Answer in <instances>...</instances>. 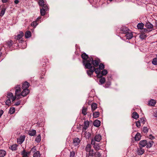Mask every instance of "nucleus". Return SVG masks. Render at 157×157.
<instances>
[{
    "label": "nucleus",
    "mask_w": 157,
    "mask_h": 157,
    "mask_svg": "<svg viewBox=\"0 0 157 157\" xmlns=\"http://www.w3.org/2000/svg\"><path fill=\"white\" fill-rule=\"evenodd\" d=\"M87 61V63L85 65V67L86 68H90L93 67H97L100 62L99 59L94 60L92 58L88 59Z\"/></svg>",
    "instance_id": "1"
},
{
    "label": "nucleus",
    "mask_w": 157,
    "mask_h": 157,
    "mask_svg": "<svg viewBox=\"0 0 157 157\" xmlns=\"http://www.w3.org/2000/svg\"><path fill=\"white\" fill-rule=\"evenodd\" d=\"M15 89V96L17 99H19L21 98V86L19 85L16 86L14 87Z\"/></svg>",
    "instance_id": "2"
},
{
    "label": "nucleus",
    "mask_w": 157,
    "mask_h": 157,
    "mask_svg": "<svg viewBox=\"0 0 157 157\" xmlns=\"http://www.w3.org/2000/svg\"><path fill=\"white\" fill-rule=\"evenodd\" d=\"M91 145L90 144H87L85 148V150L87 152H88L89 156H94V151L93 149H91Z\"/></svg>",
    "instance_id": "3"
},
{
    "label": "nucleus",
    "mask_w": 157,
    "mask_h": 157,
    "mask_svg": "<svg viewBox=\"0 0 157 157\" xmlns=\"http://www.w3.org/2000/svg\"><path fill=\"white\" fill-rule=\"evenodd\" d=\"M149 32L147 29H144L141 32V33L140 34L139 37L141 40L145 39L147 36V33Z\"/></svg>",
    "instance_id": "4"
},
{
    "label": "nucleus",
    "mask_w": 157,
    "mask_h": 157,
    "mask_svg": "<svg viewBox=\"0 0 157 157\" xmlns=\"http://www.w3.org/2000/svg\"><path fill=\"white\" fill-rule=\"evenodd\" d=\"M81 57L83 59L82 63L83 65L85 66V64L87 63L88 59L90 58H88V55L85 53L82 54Z\"/></svg>",
    "instance_id": "5"
},
{
    "label": "nucleus",
    "mask_w": 157,
    "mask_h": 157,
    "mask_svg": "<svg viewBox=\"0 0 157 157\" xmlns=\"http://www.w3.org/2000/svg\"><path fill=\"white\" fill-rule=\"evenodd\" d=\"M93 68L94 72L95 71V73L97 74V77L98 78L101 77L102 75L100 74L101 70L99 68H95L94 67H93Z\"/></svg>",
    "instance_id": "6"
},
{
    "label": "nucleus",
    "mask_w": 157,
    "mask_h": 157,
    "mask_svg": "<svg viewBox=\"0 0 157 157\" xmlns=\"http://www.w3.org/2000/svg\"><path fill=\"white\" fill-rule=\"evenodd\" d=\"M89 125V122L88 121H85L84 122V125L82 129V133H84L86 130Z\"/></svg>",
    "instance_id": "7"
},
{
    "label": "nucleus",
    "mask_w": 157,
    "mask_h": 157,
    "mask_svg": "<svg viewBox=\"0 0 157 157\" xmlns=\"http://www.w3.org/2000/svg\"><path fill=\"white\" fill-rule=\"evenodd\" d=\"M8 98L10 100H12V101H15L17 98L16 97V96L15 95L14 96L13 94L11 93H9L7 94V96Z\"/></svg>",
    "instance_id": "8"
},
{
    "label": "nucleus",
    "mask_w": 157,
    "mask_h": 157,
    "mask_svg": "<svg viewBox=\"0 0 157 157\" xmlns=\"http://www.w3.org/2000/svg\"><path fill=\"white\" fill-rule=\"evenodd\" d=\"M101 139V136L99 134H96L94 137L91 140H93L94 142L96 141L98 142H100Z\"/></svg>",
    "instance_id": "9"
},
{
    "label": "nucleus",
    "mask_w": 157,
    "mask_h": 157,
    "mask_svg": "<svg viewBox=\"0 0 157 157\" xmlns=\"http://www.w3.org/2000/svg\"><path fill=\"white\" fill-rule=\"evenodd\" d=\"M29 92V91L28 89H23L21 92V98L26 96Z\"/></svg>",
    "instance_id": "10"
},
{
    "label": "nucleus",
    "mask_w": 157,
    "mask_h": 157,
    "mask_svg": "<svg viewBox=\"0 0 157 157\" xmlns=\"http://www.w3.org/2000/svg\"><path fill=\"white\" fill-rule=\"evenodd\" d=\"M145 26L148 29H147L149 31V32L152 31L153 29V25L149 22L147 23L145 25Z\"/></svg>",
    "instance_id": "11"
},
{
    "label": "nucleus",
    "mask_w": 157,
    "mask_h": 157,
    "mask_svg": "<svg viewBox=\"0 0 157 157\" xmlns=\"http://www.w3.org/2000/svg\"><path fill=\"white\" fill-rule=\"evenodd\" d=\"M91 144L94 145L93 147L96 150L98 151L100 149V146L98 144L94 142L93 140H91Z\"/></svg>",
    "instance_id": "12"
},
{
    "label": "nucleus",
    "mask_w": 157,
    "mask_h": 157,
    "mask_svg": "<svg viewBox=\"0 0 157 157\" xmlns=\"http://www.w3.org/2000/svg\"><path fill=\"white\" fill-rule=\"evenodd\" d=\"M80 140L78 138H75L73 140V144L75 146L78 145L80 142Z\"/></svg>",
    "instance_id": "13"
},
{
    "label": "nucleus",
    "mask_w": 157,
    "mask_h": 157,
    "mask_svg": "<svg viewBox=\"0 0 157 157\" xmlns=\"http://www.w3.org/2000/svg\"><path fill=\"white\" fill-rule=\"evenodd\" d=\"M89 69V70H87L86 71L89 77H91L92 75L93 74V73L94 72V71L93 68V67Z\"/></svg>",
    "instance_id": "14"
},
{
    "label": "nucleus",
    "mask_w": 157,
    "mask_h": 157,
    "mask_svg": "<svg viewBox=\"0 0 157 157\" xmlns=\"http://www.w3.org/2000/svg\"><path fill=\"white\" fill-rule=\"evenodd\" d=\"M25 138V136L24 135L20 136L19 139H17V141L18 143L20 144H22L24 141Z\"/></svg>",
    "instance_id": "15"
},
{
    "label": "nucleus",
    "mask_w": 157,
    "mask_h": 157,
    "mask_svg": "<svg viewBox=\"0 0 157 157\" xmlns=\"http://www.w3.org/2000/svg\"><path fill=\"white\" fill-rule=\"evenodd\" d=\"M24 33L22 31L19 32V33L15 37V39L17 40H20L23 36Z\"/></svg>",
    "instance_id": "16"
},
{
    "label": "nucleus",
    "mask_w": 157,
    "mask_h": 157,
    "mask_svg": "<svg viewBox=\"0 0 157 157\" xmlns=\"http://www.w3.org/2000/svg\"><path fill=\"white\" fill-rule=\"evenodd\" d=\"M29 86V83L27 81L23 83L22 88V89H28Z\"/></svg>",
    "instance_id": "17"
},
{
    "label": "nucleus",
    "mask_w": 157,
    "mask_h": 157,
    "mask_svg": "<svg viewBox=\"0 0 157 157\" xmlns=\"http://www.w3.org/2000/svg\"><path fill=\"white\" fill-rule=\"evenodd\" d=\"M156 103V101L154 99H151L149 101L148 103V105L149 106H154L155 105Z\"/></svg>",
    "instance_id": "18"
},
{
    "label": "nucleus",
    "mask_w": 157,
    "mask_h": 157,
    "mask_svg": "<svg viewBox=\"0 0 157 157\" xmlns=\"http://www.w3.org/2000/svg\"><path fill=\"white\" fill-rule=\"evenodd\" d=\"M48 62V60L46 58L42 59L41 60V63L44 67H45L46 66L47 63Z\"/></svg>",
    "instance_id": "19"
},
{
    "label": "nucleus",
    "mask_w": 157,
    "mask_h": 157,
    "mask_svg": "<svg viewBox=\"0 0 157 157\" xmlns=\"http://www.w3.org/2000/svg\"><path fill=\"white\" fill-rule=\"evenodd\" d=\"M125 36L127 39H131L133 37V35L132 33H129L128 32L126 33Z\"/></svg>",
    "instance_id": "20"
},
{
    "label": "nucleus",
    "mask_w": 157,
    "mask_h": 157,
    "mask_svg": "<svg viewBox=\"0 0 157 157\" xmlns=\"http://www.w3.org/2000/svg\"><path fill=\"white\" fill-rule=\"evenodd\" d=\"M82 134L83 135H84L85 137L87 139H89V138L90 137L91 134L89 132H86V131L85 132L82 133Z\"/></svg>",
    "instance_id": "21"
},
{
    "label": "nucleus",
    "mask_w": 157,
    "mask_h": 157,
    "mask_svg": "<svg viewBox=\"0 0 157 157\" xmlns=\"http://www.w3.org/2000/svg\"><path fill=\"white\" fill-rule=\"evenodd\" d=\"M147 141L146 140H141L139 143L140 145L142 147H144L146 145Z\"/></svg>",
    "instance_id": "22"
},
{
    "label": "nucleus",
    "mask_w": 157,
    "mask_h": 157,
    "mask_svg": "<svg viewBox=\"0 0 157 157\" xmlns=\"http://www.w3.org/2000/svg\"><path fill=\"white\" fill-rule=\"evenodd\" d=\"M93 124L95 126L99 127L101 125V121L98 120H96L94 121Z\"/></svg>",
    "instance_id": "23"
},
{
    "label": "nucleus",
    "mask_w": 157,
    "mask_h": 157,
    "mask_svg": "<svg viewBox=\"0 0 157 157\" xmlns=\"http://www.w3.org/2000/svg\"><path fill=\"white\" fill-rule=\"evenodd\" d=\"M138 154L139 155H141L143 154L144 152V149L141 147L138 149Z\"/></svg>",
    "instance_id": "24"
},
{
    "label": "nucleus",
    "mask_w": 157,
    "mask_h": 157,
    "mask_svg": "<svg viewBox=\"0 0 157 157\" xmlns=\"http://www.w3.org/2000/svg\"><path fill=\"white\" fill-rule=\"evenodd\" d=\"M25 37L26 38L30 37L31 36V34L30 31H27L25 33Z\"/></svg>",
    "instance_id": "25"
},
{
    "label": "nucleus",
    "mask_w": 157,
    "mask_h": 157,
    "mask_svg": "<svg viewBox=\"0 0 157 157\" xmlns=\"http://www.w3.org/2000/svg\"><path fill=\"white\" fill-rule=\"evenodd\" d=\"M141 136L140 133H137L135 137V140L136 141L139 140L141 138Z\"/></svg>",
    "instance_id": "26"
},
{
    "label": "nucleus",
    "mask_w": 157,
    "mask_h": 157,
    "mask_svg": "<svg viewBox=\"0 0 157 157\" xmlns=\"http://www.w3.org/2000/svg\"><path fill=\"white\" fill-rule=\"evenodd\" d=\"M28 152L26 151L25 150H24L22 151L21 154L22 155V157H29L28 156Z\"/></svg>",
    "instance_id": "27"
},
{
    "label": "nucleus",
    "mask_w": 157,
    "mask_h": 157,
    "mask_svg": "<svg viewBox=\"0 0 157 157\" xmlns=\"http://www.w3.org/2000/svg\"><path fill=\"white\" fill-rule=\"evenodd\" d=\"M92 111H94L97 108V105L96 103H93L91 105Z\"/></svg>",
    "instance_id": "28"
},
{
    "label": "nucleus",
    "mask_w": 157,
    "mask_h": 157,
    "mask_svg": "<svg viewBox=\"0 0 157 157\" xmlns=\"http://www.w3.org/2000/svg\"><path fill=\"white\" fill-rule=\"evenodd\" d=\"M6 154V151L3 150H0V157H3Z\"/></svg>",
    "instance_id": "29"
},
{
    "label": "nucleus",
    "mask_w": 157,
    "mask_h": 157,
    "mask_svg": "<svg viewBox=\"0 0 157 157\" xmlns=\"http://www.w3.org/2000/svg\"><path fill=\"white\" fill-rule=\"evenodd\" d=\"M144 25L143 23H139L137 24V27L138 29L143 30V29H144L143 28Z\"/></svg>",
    "instance_id": "30"
},
{
    "label": "nucleus",
    "mask_w": 157,
    "mask_h": 157,
    "mask_svg": "<svg viewBox=\"0 0 157 157\" xmlns=\"http://www.w3.org/2000/svg\"><path fill=\"white\" fill-rule=\"evenodd\" d=\"M121 32L122 33L126 34L128 32V29L126 28L122 27Z\"/></svg>",
    "instance_id": "31"
},
{
    "label": "nucleus",
    "mask_w": 157,
    "mask_h": 157,
    "mask_svg": "<svg viewBox=\"0 0 157 157\" xmlns=\"http://www.w3.org/2000/svg\"><path fill=\"white\" fill-rule=\"evenodd\" d=\"M36 133V131L35 130H32L29 132V135L30 136H34Z\"/></svg>",
    "instance_id": "32"
},
{
    "label": "nucleus",
    "mask_w": 157,
    "mask_h": 157,
    "mask_svg": "<svg viewBox=\"0 0 157 157\" xmlns=\"http://www.w3.org/2000/svg\"><path fill=\"white\" fill-rule=\"evenodd\" d=\"M40 156L41 154L39 151L35 152L33 154V157H40Z\"/></svg>",
    "instance_id": "33"
},
{
    "label": "nucleus",
    "mask_w": 157,
    "mask_h": 157,
    "mask_svg": "<svg viewBox=\"0 0 157 157\" xmlns=\"http://www.w3.org/2000/svg\"><path fill=\"white\" fill-rule=\"evenodd\" d=\"M153 143V142L152 141H150L148 142H147V144H146V147L147 148H150L152 147Z\"/></svg>",
    "instance_id": "34"
},
{
    "label": "nucleus",
    "mask_w": 157,
    "mask_h": 157,
    "mask_svg": "<svg viewBox=\"0 0 157 157\" xmlns=\"http://www.w3.org/2000/svg\"><path fill=\"white\" fill-rule=\"evenodd\" d=\"M139 115L137 113L134 112L132 114V117L135 119H137L139 118Z\"/></svg>",
    "instance_id": "35"
},
{
    "label": "nucleus",
    "mask_w": 157,
    "mask_h": 157,
    "mask_svg": "<svg viewBox=\"0 0 157 157\" xmlns=\"http://www.w3.org/2000/svg\"><path fill=\"white\" fill-rule=\"evenodd\" d=\"M100 115V113L98 112H95L93 113V117L96 118L98 117Z\"/></svg>",
    "instance_id": "36"
},
{
    "label": "nucleus",
    "mask_w": 157,
    "mask_h": 157,
    "mask_svg": "<svg viewBox=\"0 0 157 157\" xmlns=\"http://www.w3.org/2000/svg\"><path fill=\"white\" fill-rule=\"evenodd\" d=\"M87 108L83 107L82 110V113L84 115H86L87 114Z\"/></svg>",
    "instance_id": "37"
},
{
    "label": "nucleus",
    "mask_w": 157,
    "mask_h": 157,
    "mask_svg": "<svg viewBox=\"0 0 157 157\" xmlns=\"http://www.w3.org/2000/svg\"><path fill=\"white\" fill-rule=\"evenodd\" d=\"M17 144H14L12 145L10 148L12 151H15L17 150Z\"/></svg>",
    "instance_id": "38"
},
{
    "label": "nucleus",
    "mask_w": 157,
    "mask_h": 157,
    "mask_svg": "<svg viewBox=\"0 0 157 157\" xmlns=\"http://www.w3.org/2000/svg\"><path fill=\"white\" fill-rule=\"evenodd\" d=\"M99 79V82L101 84H103L104 83L105 81V78L104 77H103L102 76Z\"/></svg>",
    "instance_id": "39"
},
{
    "label": "nucleus",
    "mask_w": 157,
    "mask_h": 157,
    "mask_svg": "<svg viewBox=\"0 0 157 157\" xmlns=\"http://www.w3.org/2000/svg\"><path fill=\"white\" fill-rule=\"evenodd\" d=\"M108 73L107 71L105 69L103 70L101 72V75L102 76L105 75Z\"/></svg>",
    "instance_id": "40"
},
{
    "label": "nucleus",
    "mask_w": 157,
    "mask_h": 157,
    "mask_svg": "<svg viewBox=\"0 0 157 157\" xmlns=\"http://www.w3.org/2000/svg\"><path fill=\"white\" fill-rule=\"evenodd\" d=\"M15 109L14 108H11L9 110V113L11 114L15 112Z\"/></svg>",
    "instance_id": "41"
},
{
    "label": "nucleus",
    "mask_w": 157,
    "mask_h": 157,
    "mask_svg": "<svg viewBox=\"0 0 157 157\" xmlns=\"http://www.w3.org/2000/svg\"><path fill=\"white\" fill-rule=\"evenodd\" d=\"M13 44V41L12 40H10L7 42V45L9 47H11Z\"/></svg>",
    "instance_id": "42"
},
{
    "label": "nucleus",
    "mask_w": 157,
    "mask_h": 157,
    "mask_svg": "<svg viewBox=\"0 0 157 157\" xmlns=\"http://www.w3.org/2000/svg\"><path fill=\"white\" fill-rule=\"evenodd\" d=\"M46 11L44 10L43 9H40V13L41 15L42 16H44L45 14V12Z\"/></svg>",
    "instance_id": "43"
},
{
    "label": "nucleus",
    "mask_w": 157,
    "mask_h": 157,
    "mask_svg": "<svg viewBox=\"0 0 157 157\" xmlns=\"http://www.w3.org/2000/svg\"><path fill=\"white\" fill-rule=\"evenodd\" d=\"M152 63L154 65H157V57L154 58L152 61Z\"/></svg>",
    "instance_id": "44"
},
{
    "label": "nucleus",
    "mask_w": 157,
    "mask_h": 157,
    "mask_svg": "<svg viewBox=\"0 0 157 157\" xmlns=\"http://www.w3.org/2000/svg\"><path fill=\"white\" fill-rule=\"evenodd\" d=\"M38 3L39 6H41L45 4L43 0H39Z\"/></svg>",
    "instance_id": "45"
},
{
    "label": "nucleus",
    "mask_w": 157,
    "mask_h": 157,
    "mask_svg": "<svg viewBox=\"0 0 157 157\" xmlns=\"http://www.w3.org/2000/svg\"><path fill=\"white\" fill-rule=\"evenodd\" d=\"M41 136L39 134L36 137V142H39L41 141Z\"/></svg>",
    "instance_id": "46"
},
{
    "label": "nucleus",
    "mask_w": 157,
    "mask_h": 157,
    "mask_svg": "<svg viewBox=\"0 0 157 157\" xmlns=\"http://www.w3.org/2000/svg\"><path fill=\"white\" fill-rule=\"evenodd\" d=\"M95 157H100L101 154L98 151H97L96 152H94V155Z\"/></svg>",
    "instance_id": "47"
},
{
    "label": "nucleus",
    "mask_w": 157,
    "mask_h": 157,
    "mask_svg": "<svg viewBox=\"0 0 157 157\" xmlns=\"http://www.w3.org/2000/svg\"><path fill=\"white\" fill-rule=\"evenodd\" d=\"M99 68L101 70H102L103 69L105 68V66L103 64L101 63L99 65Z\"/></svg>",
    "instance_id": "48"
},
{
    "label": "nucleus",
    "mask_w": 157,
    "mask_h": 157,
    "mask_svg": "<svg viewBox=\"0 0 157 157\" xmlns=\"http://www.w3.org/2000/svg\"><path fill=\"white\" fill-rule=\"evenodd\" d=\"M139 121H140L141 123L144 124L146 121V119L145 118L142 117L140 118V120Z\"/></svg>",
    "instance_id": "49"
},
{
    "label": "nucleus",
    "mask_w": 157,
    "mask_h": 157,
    "mask_svg": "<svg viewBox=\"0 0 157 157\" xmlns=\"http://www.w3.org/2000/svg\"><path fill=\"white\" fill-rule=\"evenodd\" d=\"M42 6V9H43L44 10H46L47 11L48 9V6L47 5L45 4L44 5Z\"/></svg>",
    "instance_id": "50"
},
{
    "label": "nucleus",
    "mask_w": 157,
    "mask_h": 157,
    "mask_svg": "<svg viewBox=\"0 0 157 157\" xmlns=\"http://www.w3.org/2000/svg\"><path fill=\"white\" fill-rule=\"evenodd\" d=\"M140 121H138L136 122V126L138 128H140Z\"/></svg>",
    "instance_id": "51"
},
{
    "label": "nucleus",
    "mask_w": 157,
    "mask_h": 157,
    "mask_svg": "<svg viewBox=\"0 0 157 157\" xmlns=\"http://www.w3.org/2000/svg\"><path fill=\"white\" fill-rule=\"evenodd\" d=\"M37 21H33L32 23H31V25L33 26H34L35 27L38 24L37 22Z\"/></svg>",
    "instance_id": "52"
},
{
    "label": "nucleus",
    "mask_w": 157,
    "mask_h": 157,
    "mask_svg": "<svg viewBox=\"0 0 157 157\" xmlns=\"http://www.w3.org/2000/svg\"><path fill=\"white\" fill-rule=\"evenodd\" d=\"M6 104L8 106L10 105L11 104V100L8 99H7L6 101Z\"/></svg>",
    "instance_id": "53"
},
{
    "label": "nucleus",
    "mask_w": 157,
    "mask_h": 157,
    "mask_svg": "<svg viewBox=\"0 0 157 157\" xmlns=\"http://www.w3.org/2000/svg\"><path fill=\"white\" fill-rule=\"evenodd\" d=\"M75 153L74 151L70 152V157H75Z\"/></svg>",
    "instance_id": "54"
},
{
    "label": "nucleus",
    "mask_w": 157,
    "mask_h": 157,
    "mask_svg": "<svg viewBox=\"0 0 157 157\" xmlns=\"http://www.w3.org/2000/svg\"><path fill=\"white\" fill-rule=\"evenodd\" d=\"M143 131L144 133H147L148 131V128L146 127H144L143 128Z\"/></svg>",
    "instance_id": "55"
},
{
    "label": "nucleus",
    "mask_w": 157,
    "mask_h": 157,
    "mask_svg": "<svg viewBox=\"0 0 157 157\" xmlns=\"http://www.w3.org/2000/svg\"><path fill=\"white\" fill-rule=\"evenodd\" d=\"M5 9H2L0 13V16H2L5 13Z\"/></svg>",
    "instance_id": "56"
},
{
    "label": "nucleus",
    "mask_w": 157,
    "mask_h": 157,
    "mask_svg": "<svg viewBox=\"0 0 157 157\" xmlns=\"http://www.w3.org/2000/svg\"><path fill=\"white\" fill-rule=\"evenodd\" d=\"M21 103V101H18L15 103L14 105L16 106H18Z\"/></svg>",
    "instance_id": "57"
},
{
    "label": "nucleus",
    "mask_w": 157,
    "mask_h": 157,
    "mask_svg": "<svg viewBox=\"0 0 157 157\" xmlns=\"http://www.w3.org/2000/svg\"><path fill=\"white\" fill-rule=\"evenodd\" d=\"M149 138L151 139H153L154 138V137L152 136V135H150L149 136Z\"/></svg>",
    "instance_id": "58"
},
{
    "label": "nucleus",
    "mask_w": 157,
    "mask_h": 157,
    "mask_svg": "<svg viewBox=\"0 0 157 157\" xmlns=\"http://www.w3.org/2000/svg\"><path fill=\"white\" fill-rule=\"evenodd\" d=\"M3 110H0V118L2 116V114H3Z\"/></svg>",
    "instance_id": "59"
},
{
    "label": "nucleus",
    "mask_w": 157,
    "mask_h": 157,
    "mask_svg": "<svg viewBox=\"0 0 157 157\" xmlns=\"http://www.w3.org/2000/svg\"><path fill=\"white\" fill-rule=\"evenodd\" d=\"M19 2V1L18 0H15L14 1V3L16 4H17Z\"/></svg>",
    "instance_id": "60"
},
{
    "label": "nucleus",
    "mask_w": 157,
    "mask_h": 157,
    "mask_svg": "<svg viewBox=\"0 0 157 157\" xmlns=\"http://www.w3.org/2000/svg\"><path fill=\"white\" fill-rule=\"evenodd\" d=\"M155 113V115H154L155 117H157V110H156L154 112Z\"/></svg>",
    "instance_id": "61"
},
{
    "label": "nucleus",
    "mask_w": 157,
    "mask_h": 157,
    "mask_svg": "<svg viewBox=\"0 0 157 157\" xmlns=\"http://www.w3.org/2000/svg\"><path fill=\"white\" fill-rule=\"evenodd\" d=\"M8 0H2V2L3 3H6L8 1Z\"/></svg>",
    "instance_id": "62"
},
{
    "label": "nucleus",
    "mask_w": 157,
    "mask_h": 157,
    "mask_svg": "<svg viewBox=\"0 0 157 157\" xmlns=\"http://www.w3.org/2000/svg\"><path fill=\"white\" fill-rule=\"evenodd\" d=\"M41 18V17H39L36 19V21H39L40 19Z\"/></svg>",
    "instance_id": "63"
},
{
    "label": "nucleus",
    "mask_w": 157,
    "mask_h": 157,
    "mask_svg": "<svg viewBox=\"0 0 157 157\" xmlns=\"http://www.w3.org/2000/svg\"><path fill=\"white\" fill-rule=\"evenodd\" d=\"M156 56L157 57V55H156Z\"/></svg>",
    "instance_id": "64"
}]
</instances>
